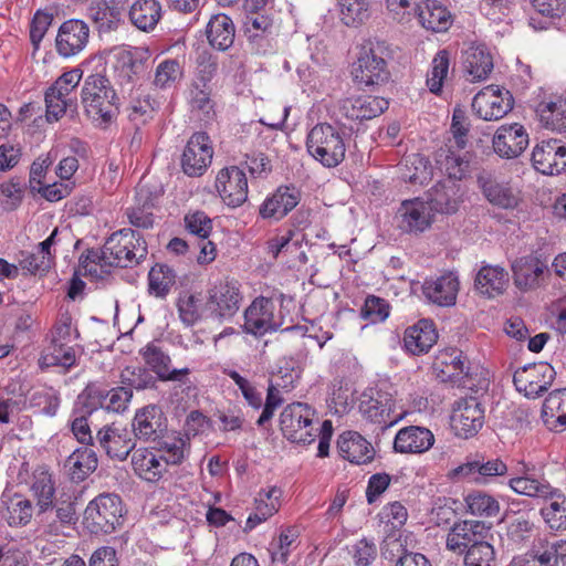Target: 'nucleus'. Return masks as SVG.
I'll return each instance as SVG.
<instances>
[{"label":"nucleus","instance_id":"nucleus-15","mask_svg":"<svg viewBox=\"0 0 566 566\" xmlns=\"http://www.w3.org/2000/svg\"><path fill=\"white\" fill-rule=\"evenodd\" d=\"M395 406L392 395L381 388H370L361 396L359 411L369 421L387 428L397 422L398 416L391 417Z\"/></svg>","mask_w":566,"mask_h":566},{"label":"nucleus","instance_id":"nucleus-20","mask_svg":"<svg viewBox=\"0 0 566 566\" xmlns=\"http://www.w3.org/2000/svg\"><path fill=\"white\" fill-rule=\"evenodd\" d=\"M90 38L88 25L80 19L64 21L55 39L56 51L61 56L70 57L80 53Z\"/></svg>","mask_w":566,"mask_h":566},{"label":"nucleus","instance_id":"nucleus-7","mask_svg":"<svg viewBox=\"0 0 566 566\" xmlns=\"http://www.w3.org/2000/svg\"><path fill=\"white\" fill-rule=\"evenodd\" d=\"M507 473V465L499 458H489L482 453L469 454L464 462L451 472L457 480H467L476 484H486L495 476Z\"/></svg>","mask_w":566,"mask_h":566},{"label":"nucleus","instance_id":"nucleus-52","mask_svg":"<svg viewBox=\"0 0 566 566\" xmlns=\"http://www.w3.org/2000/svg\"><path fill=\"white\" fill-rule=\"evenodd\" d=\"M157 380L148 368L142 366L126 367L120 374V382L132 390L156 389Z\"/></svg>","mask_w":566,"mask_h":566},{"label":"nucleus","instance_id":"nucleus-62","mask_svg":"<svg viewBox=\"0 0 566 566\" xmlns=\"http://www.w3.org/2000/svg\"><path fill=\"white\" fill-rule=\"evenodd\" d=\"M495 552L489 539L464 553V566H495Z\"/></svg>","mask_w":566,"mask_h":566},{"label":"nucleus","instance_id":"nucleus-42","mask_svg":"<svg viewBox=\"0 0 566 566\" xmlns=\"http://www.w3.org/2000/svg\"><path fill=\"white\" fill-rule=\"evenodd\" d=\"M115 71L116 81L120 85L122 92L130 93L139 80V75L145 71V64L142 60L135 59L130 52H123Z\"/></svg>","mask_w":566,"mask_h":566},{"label":"nucleus","instance_id":"nucleus-56","mask_svg":"<svg viewBox=\"0 0 566 566\" xmlns=\"http://www.w3.org/2000/svg\"><path fill=\"white\" fill-rule=\"evenodd\" d=\"M464 66L472 76V81H482L493 70V61L489 53L476 49L468 54Z\"/></svg>","mask_w":566,"mask_h":566},{"label":"nucleus","instance_id":"nucleus-64","mask_svg":"<svg viewBox=\"0 0 566 566\" xmlns=\"http://www.w3.org/2000/svg\"><path fill=\"white\" fill-rule=\"evenodd\" d=\"M0 192L4 197L1 200L3 211H14L22 203L24 190L20 180L11 179L8 182H3L0 187Z\"/></svg>","mask_w":566,"mask_h":566},{"label":"nucleus","instance_id":"nucleus-19","mask_svg":"<svg viewBox=\"0 0 566 566\" xmlns=\"http://www.w3.org/2000/svg\"><path fill=\"white\" fill-rule=\"evenodd\" d=\"M532 163L543 175H558L566 170V146L558 139L542 140L533 149Z\"/></svg>","mask_w":566,"mask_h":566},{"label":"nucleus","instance_id":"nucleus-1","mask_svg":"<svg viewBox=\"0 0 566 566\" xmlns=\"http://www.w3.org/2000/svg\"><path fill=\"white\" fill-rule=\"evenodd\" d=\"M81 99L85 114L96 126L106 128L119 113V98L109 80L101 73L84 80Z\"/></svg>","mask_w":566,"mask_h":566},{"label":"nucleus","instance_id":"nucleus-29","mask_svg":"<svg viewBox=\"0 0 566 566\" xmlns=\"http://www.w3.org/2000/svg\"><path fill=\"white\" fill-rule=\"evenodd\" d=\"M434 442L433 433L418 426L400 429L394 441V449L399 453H422L429 450Z\"/></svg>","mask_w":566,"mask_h":566},{"label":"nucleus","instance_id":"nucleus-28","mask_svg":"<svg viewBox=\"0 0 566 566\" xmlns=\"http://www.w3.org/2000/svg\"><path fill=\"white\" fill-rule=\"evenodd\" d=\"M88 18L92 20L99 33H107L116 30L124 11L123 0H99L88 7Z\"/></svg>","mask_w":566,"mask_h":566},{"label":"nucleus","instance_id":"nucleus-31","mask_svg":"<svg viewBox=\"0 0 566 566\" xmlns=\"http://www.w3.org/2000/svg\"><path fill=\"white\" fill-rule=\"evenodd\" d=\"M339 454L355 464H365L375 457L371 444L358 432H343L337 440Z\"/></svg>","mask_w":566,"mask_h":566},{"label":"nucleus","instance_id":"nucleus-3","mask_svg":"<svg viewBox=\"0 0 566 566\" xmlns=\"http://www.w3.org/2000/svg\"><path fill=\"white\" fill-rule=\"evenodd\" d=\"M306 149L324 167L334 168L345 159L344 134L332 124H316L307 134Z\"/></svg>","mask_w":566,"mask_h":566},{"label":"nucleus","instance_id":"nucleus-11","mask_svg":"<svg viewBox=\"0 0 566 566\" xmlns=\"http://www.w3.org/2000/svg\"><path fill=\"white\" fill-rule=\"evenodd\" d=\"M513 283L521 292L534 291L551 276L546 260L528 254L515 259L511 264Z\"/></svg>","mask_w":566,"mask_h":566},{"label":"nucleus","instance_id":"nucleus-5","mask_svg":"<svg viewBox=\"0 0 566 566\" xmlns=\"http://www.w3.org/2000/svg\"><path fill=\"white\" fill-rule=\"evenodd\" d=\"M107 266L128 268L138 264L147 255V243L135 230L124 228L113 232L104 243Z\"/></svg>","mask_w":566,"mask_h":566},{"label":"nucleus","instance_id":"nucleus-13","mask_svg":"<svg viewBox=\"0 0 566 566\" xmlns=\"http://www.w3.org/2000/svg\"><path fill=\"white\" fill-rule=\"evenodd\" d=\"M206 311L219 322L232 318L240 308L242 296L237 282H220L209 290Z\"/></svg>","mask_w":566,"mask_h":566},{"label":"nucleus","instance_id":"nucleus-33","mask_svg":"<svg viewBox=\"0 0 566 566\" xmlns=\"http://www.w3.org/2000/svg\"><path fill=\"white\" fill-rule=\"evenodd\" d=\"M39 523L48 528L50 534L57 535L62 526H70L77 521L75 502L71 499L56 500L51 509L43 514H36Z\"/></svg>","mask_w":566,"mask_h":566},{"label":"nucleus","instance_id":"nucleus-61","mask_svg":"<svg viewBox=\"0 0 566 566\" xmlns=\"http://www.w3.org/2000/svg\"><path fill=\"white\" fill-rule=\"evenodd\" d=\"M390 313L389 303L375 295H368L365 300L363 307L360 308V317L365 321H369L373 324L384 322Z\"/></svg>","mask_w":566,"mask_h":566},{"label":"nucleus","instance_id":"nucleus-32","mask_svg":"<svg viewBox=\"0 0 566 566\" xmlns=\"http://www.w3.org/2000/svg\"><path fill=\"white\" fill-rule=\"evenodd\" d=\"M96 447L111 459L124 461L135 449V442L113 427H104L96 433Z\"/></svg>","mask_w":566,"mask_h":566},{"label":"nucleus","instance_id":"nucleus-40","mask_svg":"<svg viewBox=\"0 0 566 566\" xmlns=\"http://www.w3.org/2000/svg\"><path fill=\"white\" fill-rule=\"evenodd\" d=\"M128 15L137 29L148 32L154 30L161 19V6L157 0H136Z\"/></svg>","mask_w":566,"mask_h":566},{"label":"nucleus","instance_id":"nucleus-47","mask_svg":"<svg viewBox=\"0 0 566 566\" xmlns=\"http://www.w3.org/2000/svg\"><path fill=\"white\" fill-rule=\"evenodd\" d=\"M536 112L544 127L558 133L566 132V98L541 103Z\"/></svg>","mask_w":566,"mask_h":566},{"label":"nucleus","instance_id":"nucleus-34","mask_svg":"<svg viewBox=\"0 0 566 566\" xmlns=\"http://www.w3.org/2000/svg\"><path fill=\"white\" fill-rule=\"evenodd\" d=\"M507 283L509 273L500 265H483L474 277V289L489 298L503 294Z\"/></svg>","mask_w":566,"mask_h":566},{"label":"nucleus","instance_id":"nucleus-53","mask_svg":"<svg viewBox=\"0 0 566 566\" xmlns=\"http://www.w3.org/2000/svg\"><path fill=\"white\" fill-rule=\"evenodd\" d=\"M105 402L106 396H104V390L93 385H88L77 396L74 406V415L83 413L85 417H90L94 411L98 410L99 408H105Z\"/></svg>","mask_w":566,"mask_h":566},{"label":"nucleus","instance_id":"nucleus-39","mask_svg":"<svg viewBox=\"0 0 566 566\" xmlns=\"http://www.w3.org/2000/svg\"><path fill=\"white\" fill-rule=\"evenodd\" d=\"M478 182L490 203L502 209H513L518 203V197L507 184L499 182L491 177H479Z\"/></svg>","mask_w":566,"mask_h":566},{"label":"nucleus","instance_id":"nucleus-4","mask_svg":"<svg viewBox=\"0 0 566 566\" xmlns=\"http://www.w3.org/2000/svg\"><path fill=\"white\" fill-rule=\"evenodd\" d=\"M387 46L381 41H367L360 48L352 75L355 83L364 86L388 82L390 72L386 61Z\"/></svg>","mask_w":566,"mask_h":566},{"label":"nucleus","instance_id":"nucleus-25","mask_svg":"<svg viewBox=\"0 0 566 566\" xmlns=\"http://www.w3.org/2000/svg\"><path fill=\"white\" fill-rule=\"evenodd\" d=\"M492 144L500 157L511 159L525 150L528 145V135L521 124L503 125L496 130Z\"/></svg>","mask_w":566,"mask_h":566},{"label":"nucleus","instance_id":"nucleus-27","mask_svg":"<svg viewBox=\"0 0 566 566\" xmlns=\"http://www.w3.org/2000/svg\"><path fill=\"white\" fill-rule=\"evenodd\" d=\"M438 340V332L431 319H419L406 328L403 346L412 355L427 354Z\"/></svg>","mask_w":566,"mask_h":566},{"label":"nucleus","instance_id":"nucleus-12","mask_svg":"<svg viewBox=\"0 0 566 566\" xmlns=\"http://www.w3.org/2000/svg\"><path fill=\"white\" fill-rule=\"evenodd\" d=\"M484 424V408L475 397L461 398L451 415V428L462 439L474 437Z\"/></svg>","mask_w":566,"mask_h":566},{"label":"nucleus","instance_id":"nucleus-44","mask_svg":"<svg viewBox=\"0 0 566 566\" xmlns=\"http://www.w3.org/2000/svg\"><path fill=\"white\" fill-rule=\"evenodd\" d=\"M77 361L76 349L67 343L51 342L39 360L41 368L63 367L65 370L74 367Z\"/></svg>","mask_w":566,"mask_h":566},{"label":"nucleus","instance_id":"nucleus-10","mask_svg":"<svg viewBox=\"0 0 566 566\" xmlns=\"http://www.w3.org/2000/svg\"><path fill=\"white\" fill-rule=\"evenodd\" d=\"M514 105L511 92L504 87L490 85L480 91L472 101V109L483 120L503 118Z\"/></svg>","mask_w":566,"mask_h":566},{"label":"nucleus","instance_id":"nucleus-18","mask_svg":"<svg viewBox=\"0 0 566 566\" xmlns=\"http://www.w3.org/2000/svg\"><path fill=\"white\" fill-rule=\"evenodd\" d=\"M463 190L460 184L452 180H440L428 190L427 203L433 213L454 214L463 202Z\"/></svg>","mask_w":566,"mask_h":566},{"label":"nucleus","instance_id":"nucleus-23","mask_svg":"<svg viewBox=\"0 0 566 566\" xmlns=\"http://www.w3.org/2000/svg\"><path fill=\"white\" fill-rule=\"evenodd\" d=\"M388 105V101L384 97L359 95L340 99L338 109L346 118L361 122L381 115Z\"/></svg>","mask_w":566,"mask_h":566},{"label":"nucleus","instance_id":"nucleus-59","mask_svg":"<svg viewBox=\"0 0 566 566\" xmlns=\"http://www.w3.org/2000/svg\"><path fill=\"white\" fill-rule=\"evenodd\" d=\"M541 515L551 530H566V497L556 495L547 506L541 510Z\"/></svg>","mask_w":566,"mask_h":566},{"label":"nucleus","instance_id":"nucleus-36","mask_svg":"<svg viewBox=\"0 0 566 566\" xmlns=\"http://www.w3.org/2000/svg\"><path fill=\"white\" fill-rule=\"evenodd\" d=\"M98 465L96 451L91 447H81L73 451L64 462L70 479L80 483L83 482Z\"/></svg>","mask_w":566,"mask_h":566},{"label":"nucleus","instance_id":"nucleus-60","mask_svg":"<svg viewBox=\"0 0 566 566\" xmlns=\"http://www.w3.org/2000/svg\"><path fill=\"white\" fill-rule=\"evenodd\" d=\"M298 533L295 527H287L281 532L279 541L271 544L270 553L273 565H285L290 553L291 546L297 538Z\"/></svg>","mask_w":566,"mask_h":566},{"label":"nucleus","instance_id":"nucleus-37","mask_svg":"<svg viewBox=\"0 0 566 566\" xmlns=\"http://www.w3.org/2000/svg\"><path fill=\"white\" fill-rule=\"evenodd\" d=\"M417 15L421 25L432 32H446L452 24L450 11L437 0L418 4Z\"/></svg>","mask_w":566,"mask_h":566},{"label":"nucleus","instance_id":"nucleus-6","mask_svg":"<svg viewBox=\"0 0 566 566\" xmlns=\"http://www.w3.org/2000/svg\"><path fill=\"white\" fill-rule=\"evenodd\" d=\"M314 409L307 403L293 402L287 405L280 415V427L283 436L291 442L311 444L316 437L313 428Z\"/></svg>","mask_w":566,"mask_h":566},{"label":"nucleus","instance_id":"nucleus-46","mask_svg":"<svg viewBox=\"0 0 566 566\" xmlns=\"http://www.w3.org/2000/svg\"><path fill=\"white\" fill-rule=\"evenodd\" d=\"M190 107L200 120L206 124L211 123L216 118V103L211 98V91L206 84L200 85L195 82L190 88Z\"/></svg>","mask_w":566,"mask_h":566},{"label":"nucleus","instance_id":"nucleus-63","mask_svg":"<svg viewBox=\"0 0 566 566\" xmlns=\"http://www.w3.org/2000/svg\"><path fill=\"white\" fill-rule=\"evenodd\" d=\"M200 300L189 292L180 294L177 301V308L181 322L187 326L195 325L200 319Z\"/></svg>","mask_w":566,"mask_h":566},{"label":"nucleus","instance_id":"nucleus-50","mask_svg":"<svg viewBox=\"0 0 566 566\" xmlns=\"http://www.w3.org/2000/svg\"><path fill=\"white\" fill-rule=\"evenodd\" d=\"M45 106L48 122L59 120L63 115L71 117L77 113V103L72 98H66L48 88L45 92Z\"/></svg>","mask_w":566,"mask_h":566},{"label":"nucleus","instance_id":"nucleus-58","mask_svg":"<svg viewBox=\"0 0 566 566\" xmlns=\"http://www.w3.org/2000/svg\"><path fill=\"white\" fill-rule=\"evenodd\" d=\"M449 52L447 50L439 51L433 60L431 71L427 76V86L429 91L438 95L442 91L443 81L449 70Z\"/></svg>","mask_w":566,"mask_h":566},{"label":"nucleus","instance_id":"nucleus-22","mask_svg":"<svg viewBox=\"0 0 566 566\" xmlns=\"http://www.w3.org/2000/svg\"><path fill=\"white\" fill-rule=\"evenodd\" d=\"M301 201V191L294 186H280L269 195L259 208V214L265 220L279 221L287 216Z\"/></svg>","mask_w":566,"mask_h":566},{"label":"nucleus","instance_id":"nucleus-48","mask_svg":"<svg viewBox=\"0 0 566 566\" xmlns=\"http://www.w3.org/2000/svg\"><path fill=\"white\" fill-rule=\"evenodd\" d=\"M175 282V271L167 264L157 263L148 273V292L156 297L165 298Z\"/></svg>","mask_w":566,"mask_h":566},{"label":"nucleus","instance_id":"nucleus-30","mask_svg":"<svg viewBox=\"0 0 566 566\" xmlns=\"http://www.w3.org/2000/svg\"><path fill=\"white\" fill-rule=\"evenodd\" d=\"M427 201L420 199L405 200L399 210L398 216L401 218L400 228L406 232H423L432 223Z\"/></svg>","mask_w":566,"mask_h":566},{"label":"nucleus","instance_id":"nucleus-41","mask_svg":"<svg viewBox=\"0 0 566 566\" xmlns=\"http://www.w3.org/2000/svg\"><path fill=\"white\" fill-rule=\"evenodd\" d=\"M151 443L154 450L163 453L160 458L166 465H178L185 460L186 440L176 432L167 430Z\"/></svg>","mask_w":566,"mask_h":566},{"label":"nucleus","instance_id":"nucleus-14","mask_svg":"<svg viewBox=\"0 0 566 566\" xmlns=\"http://www.w3.org/2000/svg\"><path fill=\"white\" fill-rule=\"evenodd\" d=\"M212 155L213 149L208 134H192L181 156L182 171L189 177L202 176L211 164Z\"/></svg>","mask_w":566,"mask_h":566},{"label":"nucleus","instance_id":"nucleus-16","mask_svg":"<svg viewBox=\"0 0 566 566\" xmlns=\"http://www.w3.org/2000/svg\"><path fill=\"white\" fill-rule=\"evenodd\" d=\"M132 427L138 440L151 442L168 430V419L160 406L150 403L136 410Z\"/></svg>","mask_w":566,"mask_h":566},{"label":"nucleus","instance_id":"nucleus-43","mask_svg":"<svg viewBox=\"0 0 566 566\" xmlns=\"http://www.w3.org/2000/svg\"><path fill=\"white\" fill-rule=\"evenodd\" d=\"M542 419L552 429L557 426L566 427V388L548 394L542 407Z\"/></svg>","mask_w":566,"mask_h":566},{"label":"nucleus","instance_id":"nucleus-55","mask_svg":"<svg viewBox=\"0 0 566 566\" xmlns=\"http://www.w3.org/2000/svg\"><path fill=\"white\" fill-rule=\"evenodd\" d=\"M469 360L463 357L453 364L434 369L437 379L441 382H449L457 387H467V379L470 377Z\"/></svg>","mask_w":566,"mask_h":566},{"label":"nucleus","instance_id":"nucleus-45","mask_svg":"<svg viewBox=\"0 0 566 566\" xmlns=\"http://www.w3.org/2000/svg\"><path fill=\"white\" fill-rule=\"evenodd\" d=\"M534 469L524 468L523 474L509 481L510 488L522 495L536 497H554L553 488L545 480H537L531 473Z\"/></svg>","mask_w":566,"mask_h":566},{"label":"nucleus","instance_id":"nucleus-24","mask_svg":"<svg viewBox=\"0 0 566 566\" xmlns=\"http://www.w3.org/2000/svg\"><path fill=\"white\" fill-rule=\"evenodd\" d=\"M459 289L458 276L453 272H448L436 279H426L422 284V294L432 304L450 307L457 302Z\"/></svg>","mask_w":566,"mask_h":566},{"label":"nucleus","instance_id":"nucleus-9","mask_svg":"<svg viewBox=\"0 0 566 566\" xmlns=\"http://www.w3.org/2000/svg\"><path fill=\"white\" fill-rule=\"evenodd\" d=\"M492 524L483 521L464 520L455 522L450 528L446 547L452 553L464 554L485 539L492 537Z\"/></svg>","mask_w":566,"mask_h":566},{"label":"nucleus","instance_id":"nucleus-57","mask_svg":"<svg viewBox=\"0 0 566 566\" xmlns=\"http://www.w3.org/2000/svg\"><path fill=\"white\" fill-rule=\"evenodd\" d=\"M408 172L403 175L410 184L424 185L431 179L432 166L428 158L419 154L411 155L406 159Z\"/></svg>","mask_w":566,"mask_h":566},{"label":"nucleus","instance_id":"nucleus-51","mask_svg":"<svg viewBox=\"0 0 566 566\" xmlns=\"http://www.w3.org/2000/svg\"><path fill=\"white\" fill-rule=\"evenodd\" d=\"M471 514L484 517L496 516L500 512V503L492 495L483 491H473L464 499Z\"/></svg>","mask_w":566,"mask_h":566},{"label":"nucleus","instance_id":"nucleus-8","mask_svg":"<svg viewBox=\"0 0 566 566\" xmlns=\"http://www.w3.org/2000/svg\"><path fill=\"white\" fill-rule=\"evenodd\" d=\"M555 377V369L549 364L539 361L518 368L513 375V382L517 391L535 399L548 390Z\"/></svg>","mask_w":566,"mask_h":566},{"label":"nucleus","instance_id":"nucleus-17","mask_svg":"<svg viewBox=\"0 0 566 566\" xmlns=\"http://www.w3.org/2000/svg\"><path fill=\"white\" fill-rule=\"evenodd\" d=\"M216 188L227 206L240 207L248 199V179L244 169L238 166L221 169L216 178Z\"/></svg>","mask_w":566,"mask_h":566},{"label":"nucleus","instance_id":"nucleus-54","mask_svg":"<svg viewBox=\"0 0 566 566\" xmlns=\"http://www.w3.org/2000/svg\"><path fill=\"white\" fill-rule=\"evenodd\" d=\"M32 491L36 497V514H43L54 504L55 486L51 474L41 472L32 484Z\"/></svg>","mask_w":566,"mask_h":566},{"label":"nucleus","instance_id":"nucleus-2","mask_svg":"<svg viewBox=\"0 0 566 566\" xmlns=\"http://www.w3.org/2000/svg\"><path fill=\"white\" fill-rule=\"evenodd\" d=\"M125 513L119 495L103 493L87 504L83 526L92 535H109L123 526Z\"/></svg>","mask_w":566,"mask_h":566},{"label":"nucleus","instance_id":"nucleus-49","mask_svg":"<svg viewBox=\"0 0 566 566\" xmlns=\"http://www.w3.org/2000/svg\"><path fill=\"white\" fill-rule=\"evenodd\" d=\"M342 22L352 28L364 24L370 15V0H337Z\"/></svg>","mask_w":566,"mask_h":566},{"label":"nucleus","instance_id":"nucleus-35","mask_svg":"<svg viewBox=\"0 0 566 566\" xmlns=\"http://www.w3.org/2000/svg\"><path fill=\"white\" fill-rule=\"evenodd\" d=\"M132 465L137 476L151 483L158 482L167 470L161 458L154 452V449L148 448L134 450Z\"/></svg>","mask_w":566,"mask_h":566},{"label":"nucleus","instance_id":"nucleus-26","mask_svg":"<svg viewBox=\"0 0 566 566\" xmlns=\"http://www.w3.org/2000/svg\"><path fill=\"white\" fill-rule=\"evenodd\" d=\"M140 355L144 358L149 370L157 375V379L161 381H182V377L190 374L189 368H170L171 358L160 347L153 343L147 344Z\"/></svg>","mask_w":566,"mask_h":566},{"label":"nucleus","instance_id":"nucleus-38","mask_svg":"<svg viewBox=\"0 0 566 566\" xmlns=\"http://www.w3.org/2000/svg\"><path fill=\"white\" fill-rule=\"evenodd\" d=\"M209 44L219 51H226L234 42L235 28L230 17L223 13L213 15L207 24Z\"/></svg>","mask_w":566,"mask_h":566},{"label":"nucleus","instance_id":"nucleus-21","mask_svg":"<svg viewBox=\"0 0 566 566\" xmlns=\"http://www.w3.org/2000/svg\"><path fill=\"white\" fill-rule=\"evenodd\" d=\"M274 304L263 296L255 298L244 312V331L254 336L274 332L280 324L274 319Z\"/></svg>","mask_w":566,"mask_h":566}]
</instances>
